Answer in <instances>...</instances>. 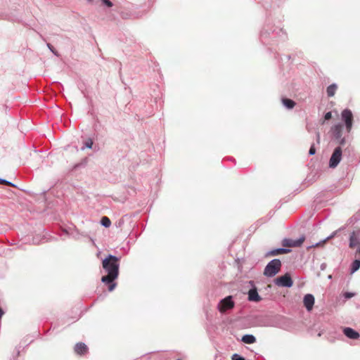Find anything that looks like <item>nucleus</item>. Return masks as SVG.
<instances>
[{"instance_id": "5", "label": "nucleus", "mask_w": 360, "mask_h": 360, "mask_svg": "<svg viewBox=\"0 0 360 360\" xmlns=\"http://www.w3.org/2000/svg\"><path fill=\"white\" fill-rule=\"evenodd\" d=\"M342 158V149L340 147H337L330 159L329 165L330 167H335L339 164Z\"/></svg>"}, {"instance_id": "6", "label": "nucleus", "mask_w": 360, "mask_h": 360, "mask_svg": "<svg viewBox=\"0 0 360 360\" xmlns=\"http://www.w3.org/2000/svg\"><path fill=\"white\" fill-rule=\"evenodd\" d=\"M305 240L304 236L300 237L297 240H292L290 238H285L282 241V245L286 248H295L300 247Z\"/></svg>"}, {"instance_id": "16", "label": "nucleus", "mask_w": 360, "mask_h": 360, "mask_svg": "<svg viewBox=\"0 0 360 360\" xmlns=\"http://www.w3.org/2000/svg\"><path fill=\"white\" fill-rule=\"evenodd\" d=\"M290 251V250L288 249L278 248V249H276V250L271 251L268 255H271V256H275V255H281V254H286V253H288Z\"/></svg>"}, {"instance_id": "15", "label": "nucleus", "mask_w": 360, "mask_h": 360, "mask_svg": "<svg viewBox=\"0 0 360 360\" xmlns=\"http://www.w3.org/2000/svg\"><path fill=\"white\" fill-rule=\"evenodd\" d=\"M282 103L288 109H292L296 105L294 101L289 98H283Z\"/></svg>"}, {"instance_id": "17", "label": "nucleus", "mask_w": 360, "mask_h": 360, "mask_svg": "<svg viewBox=\"0 0 360 360\" xmlns=\"http://www.w3.org/2000/svg\"><path fill=\"white\" fill-rule=\"evenodd\" d=\"M360 268V259L356 258L352 264V273L356 271Z\"/></svg>"}, {"instance_id": "24", "label": "nucleus", "mask_w": 360, "mask_h": 360, "mask_svg": "<svg viewBox=\"0 0 360 360\" xmlns=\"http://www.w3.org/2000/svg\"><path fill=\"white\" fill-rule=\"evenodd\" d=\"M232 360H245L243 357L240 355L235 354L232 356Z\"/></svg>"}, {"instance_id": "20", "label": "nucleus", "mask_w": 360, "mask_h": 360, "mask_svg": "<svg viewBox=\"0 0 360 360\" xmlns=\"http://www.w3.org/2000/svg\"><path fill=\"white\" fill-rule=\"evenodd\" d=\"M218 308L221 314L225 312V298L222 299L218 304Z\"/></svg>"}, {"instance_id": "10", "label": "nucleus", "mask_w": 360, "mask_h": 360, "mask_svg": "<svg viewBox=\"0 0 360 360\" xmlns=\"http://www.w3.org/2000/svg\"><path fill=\"white\" fill-rule=\"evenodd\" d=\"M344 334L349 338L356 340L359 338L360 335L358 332L351 328H345L343 330Z\"/></svg>"}, {"instance_id": "33", "label": "nucleus", "mask_w": 360, "mask_h": 360, "mask_svg": "<svg viewBox=\"0 0 360 360\" xmlns=\"http://www.w3.org/2000/svg\"><path fill=\"white\" fill-rule=\"evenodd\" d=\"M177 360H181V359H177Z\"/></svg>"}, {"instance_id": "25", "label": "nucleus", "mask_w": 360, "mask_h": 360, "mask_svg": "<svg viewBox=\"0 0 360 360\" xmlns=\"http://www.w3.org/2000/svg\"><path fill=\"white\" fill-rule=\"evenodd\" d=\"M332 117V113L331 112H328L324 115V120H329Z\"/></svg>"}, {"instance_id": "8", "label": "nucleus", "mask_w": 360, "mask_h": 360, "mask_svg": "<svg viewBox=\"0 0 360 360\" xmlns=\"http://www.w3.org/2000/svg\"><path fill=\"white\" fill-rule=\"evenodd\" d=\"M332 131H333V135L335 137V139H341L340 143L343 144L345 142V139H342V125L340 124L335 125L332 128Z\"/></svg>"}, {"instance_id": "32", "label": "nucleus", "mask_w": 360, "mask_h": 360, "mask_svg": "<svg viewBox=\"0 0 360 360\" xmlns=\"http://www.w3.org/2000/svg\"><path fill=\"white\" fill-rule=\"evenodd\" d=\"M219 357V358H221V356H217H217H216V360H217ZM219 360H221V359H219Z\"/></svg>"}, {"instance_id": "21", "label": "nucleus", "mask_w": 360, "mask_h": 360, "mask_svg": "<svg viewBox=\"0 0 360 360\" xmlns=\"http://www.w3.org/2000/svg\"><path fill=\"white\" fill-rule=\"evenodd\" d=\"M92 146H93V141H92L91 139H88V140L84 143V147H85V148H92Z\"/></svg>"}, {"instance_id": "4", "label": "nucleus", "mask_w": 360, "mask_h": 360, "mask_svg": "<svg viewBox=\"0 0 360 360\" xmlns=\"http://www.w3.org/2000/svg\"><path fill=\"white\" fill-rule=\"evenodd\" d=\"M274 283L278 286L281 287H291L293 285V281L289 274H285L283 276L276 278Z\"/></svg>"}, {"instance_id": "9", "label": "nucleus", "mask_w": 360, "mask_h": 360, "mask_svg": "<svg viewBox=\"0 0 360 360\" xmlns=\"http://www.w3.org/2000/svg\"><path fill=\"white\" fill-rule=\"evenodd\" d=\"M304 305L307 311H311L314 304V297L311 294H307L304 297Z\"/></svg>"}, {"instance_id": "19", "label": "nucleus", "mask_w": 360, "mask_h": 360, "mask_svg": "<svg viewBox=\"0 0 360 360\" xmlns=\"http://www.w3.org/2000/svg\"><path fill=\"white\" fill-rule=\"evenodd\" d=\"M101 224L103 226L108 228V227H109L111 225V221H110V219L108 217H103L101 219Z\"/></svg>"}, {"instance_id": "18", "label": "nucleus", "mask_w": 360, "mask_h": 360, "mask_svg": "<svg viewBox=\"0 0 360 360\" xmlns=\"http://www.w3.org/2000/svg\"><path fill=\"white\" fill-rule=\"evenodd\" d=\"M234 307V302L232 300L231 296L226 297V311L233 309Z\"/></svg>"}, {"instance_id": "28", "label": "nucleus", "mask_w": 360, "mask_h": 360, "mask_svg": "<svg viewBox=\"0 0 360 360\" xmlns=\"http://www.w3.org/2000/svg\"><path fill=\"white\" fill-rule=\"evenodd\" d=\"M47 46L55 55L58 56L57 52L54 50V48L52 45H51L50 44H47Z\"/></svg>"}, {"instance_id": "7", "label": "nucleus", "mask_w": 360, "mask_h": 360, "mask_svg": "<svg viewBox=\"0 0 360 360\" xmlns=\"http://www.w3.org/2000/svg\"><path fill=\"white\" fill-rule=\"evenodd\" d=\"M360 245V230L353 231L349 237L350 248L354 249Z\"/></svg>"}, {"instance_id": "29", "label": "nucleus", "mask_w": 360, "mask_h": 360, "mask_svg": "<svg viewBox=\"0 0 360 360\" xmlns=\"http://www.w3.org/2000/svg\"><path fill=\"white\" fill-rule=\"evenodd\" d=\"M353 296H354V294H353V293H352V292H346V293L345 294V297L346 298H347V299H349V298L352 297Z\"/></svg>"}, {"instance_id": "30", "label": "nucleus", "mask_w": 360, "mask_h": 360, "mask_svg": "<svg viewBox=\"0 0 360 360\" xmlns=\"http://www.w3.org/2000/svg\"><path fill=\"white\" fill-rule=\"evenodd\" d=\"M89 4H93L96 3V0H86Z\"/></svg>"}, {"instance_id": "23", "label": "nucleus", "mask_w": 360, "mask_h": 360, "mask_svg": "<svg viewBox=\"0 0 360 360\" xmlns=\"http://www.w3.org/2000/svg\"><path fill=\"white\" fill-rule=\"evenodd\" d=\"M103 4L110 8L112 6V3L110 0H101Z\"/></svg>"}, {"instance_id": "27", "label": "nucleus", "mask_w": 360, "mask_h": 360, "mask_svg": "<svg viewBox=\"0 0 360 360\" xmlns=\"http://www.w3.org/2000/svg\"><path fill=\"white\" fill-rule=\"evenodd\" d=\"M355 258L360 259V245L357 247V249L356 250Z\"/></svg>"}, {"instance_id": "26", "label": "nucleus", "mask_w": 360, "mask_h": 360, "mask_svg": "<svg viewBox=\"0 0 360 360\" xmlns=\"http://www.w3.org/2000/svg\"><path fill=\"white\" fill-rule=\"evenodd\" d=\"M309 153L311 155H314L316 153V149H315V147L314 145L311 146V148L309 150Z\"/></svg>"}, {"instance_id": "31", "label": "nucleus", "mask_w": 360, "mask_h": 360, "mask_svg": "<svg viewBox=\"0 0 360 360\" xmlns=\"http://www.w3.org/2000/svg\"><path fill=\"white\" fill-rule=\"evenodd\" d=\"M3 314H4V311H3L2 309L0 307V319L1 318Z\"/></svg>"}, {"instance_id": "14", "label": "nucleus", "mask_w": 360, "mask_h": 360, "mask_svg": "<svg viewBox=\"0 0 360 360\" xmlns=\"http://www.w3.org/2000/svg\"><path fill=\"white\" fill-rule=\"evenodd\" d=\"M338 86L335 84H333L327 87L326 93L328 97H332L335 95Z\"/></svg>"}, {"instance_id": "3", "label": "nucleus", "mask_w": 360, "mask_h": 360, "mask_svg": "<svg viewBox=\"0 0 360 360\" xmlns=\"http://www.w3.org/2000/svg\"><path fill=\"white\" fill-rule=\"evenodd\" d=\"M342 120L345 123V127L347 132H350L353 124V114L349 109L344 110L342 113Z\"/></svg>"}, {"instance_id": "2", "label": "nucleus", "mask_w": 360, "mask_h": 360, "mask_svg": "<svg viewBox=\"0 0 360 360\" xmlns=\"http://www.w3.org/2000/svg\"><path fill=\"white\" fill-rule=\"evenodd\" d=\"M281 262L279 259L271 260L264 269V274L268 277L275 276L281 270Z\"/></svg>"}, {"instance_id": "11", "label": "nucleus", "mask_w": 360, "mask_h": 360, "mask_svg": "<svg viewBox=\"0 0 360 360\" xmlns=\"http://www.w3.org/2000/svg\"><path fill=\"white\" fill-rule=\"evenodd\" d=\"M248 300L252 302H258L262 300V297L257 292L256 288L250 289L248 292Z\"/></svg>"}, {"instance_id": "12", "label": "nucleus", "mask_w": 360, "mask_h": 360, "mask_svg": "<svg viewBox=\"0 0 360 360\" xmlns=\"http://www.w3.org/2000/svg\"><path fill=\"white\" fill-rule=\"evenodd\" d=\"M88 350L86 345L84 343L79 342L77 343L75 347V352L78 354H84Z\"/></svg>"}, {"instance_id": "1", "label": "nucleus", "mask_w": 360, "mask_h": 360, "mask_svg": "<svg viewBox=\"0 0 360 360\" xmlns=\"http://www.w3.org/2000/svg\"><path fill=\"white\" fill-rule=\"evenodd\" d=\"M102 265L107 275L101 278V281L108 285V290L111 292L117 285V283H115L114 281L119 275V258L114 255H109L103 260Z\"/></svg>"}, {"instance_id": "13", "label": "nucleus", "mask_w": 360, "mask_h": 360, "mask_svg": "<svg viewBox=\"0 0 360 360\" xmlns=\"http://www.w3.org/2000/svg\"><path fill=\"white\" fill-rule=\"evenodd\" d=\"M241 340L245 344H253L256 342V338L252 335H245L242 337Z\"/></svg>"}, {"instance_id": "22", "label": "nucleus", "mask_w": 360, "mask_h": 360, "mask_svg": "<svg viewBox=\"0 0 360 360\" xmlns=\"http://www.w3.org/2000/svg\"><path fill=\"white\" fill-rule=\"evenodd\" d=\"M0 184H6V185L11 186H15V185L13 184L12 183H11L5 179H0Z\"/></svg>"}]
</instances>
